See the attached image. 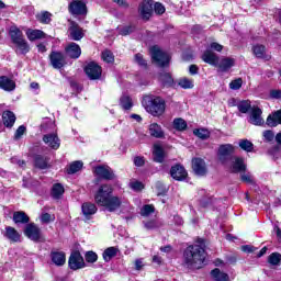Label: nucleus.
Masks as SVG:
<instances>
[{
	"label": "nucleus",
	"instance_id": "nucleus-1",
	"mask_svg": "<svg viewBox=\"0 0 281 281\" xmlns=\"http://www.w3.org/2000/svg\"><path fill=\"white\" fill-rule=\"evenodd\" d=\"M94 201L100 207H104L108 212H117L124 202L122 198L113 195V187L111 184H102L94 194Z\"/></svg>",
	"mask_w": 281,
	"mask_h": 281
},
{
	"label": "nucleus",
	"instance_id": "nucleus-2",
	"mask_svg": "<svg viewBox=\"0 0 281 281\" xmlns=\"http://www.w3.org/2000/svg\"><path fill=\"white\" fill-rule=\"evenodd\" d=\"M198 243L187 247L183 252L184 265L190 269H201L205 262V241L199 239Z\"/></svg>",
	"mask_w": 281,
	"mask_h": 281
},
{
	"label": "nucleus",
	"instance_id": "nucleus-3",
	"mask_svg": "<svg viewBox=\"0 0 281 281\" xmlns=\"http://www.w3.org/2000/svg\"><path fill=\"white\" fill-rule=\"evenodd\" d=\"M202 60L206 63L207 65H212V67H217L218 71H229L234 65H236V59L232 57H223L222 59L218 58V55L216 53L206 49L202 54Z\"/></svg>",
	"mask_w": 281,
	"mask_h": 281
},
{
	"label": "nucleus",
	"instance_id": "nucleus-4",
	"mask_svg": "<svg viewBox=\"0 0 281 281\" xmlns=\"http://www.w3.org/2000/svg\"><path fill=\"white\" fill-rule=\"evenodd\" d=\"M142 104L147 113L154 117H159L166 113V101L159 97L146 95L143 98Z\"/></svg>",
	"mask_w": 281,
	"mask_h": 281
},
{
	"label": "nucleus",
	"instance_id": "nucleus-5",
	"mask_svg": "<svg viewBox=\"0 0 281 281\" xmlns=\"http://www.w3.org/2000/svg\"><path fill=\"white\" fill-rule=\"evenodd\" d=\"M153 63L158 65V67H168L170 64V55L168 53L161 50L158 46H154L150 48Z\"/></svg>",
	"mask_w": 281,
	"mask_h": 281
},
{
	"label": "nucleus",
	"instance_id": "nucleus-6",
	"mask_svg": "<svg viewBox=\"0 0 281 281\" xmlns=\"http://www.w3.org/2000/svg\"><path fill=\"white\" fill-rule=\"evenodd\" d=\"M24 235L33 240V243H43L45 238L43 237V233L36 224L31 223L25 226Z\"/></svg>",
	"mask_w": 281,
	"mask_h": 281
},
{
	"label": "nucleus",
	"instance_id": "nucleus-7",
	"mask_svg": "<svg viewBox=\"0 0 281 281\" xmlns=\"http://www.w3.org/2000/svg\"><path fill=\"white\" fill-rule=\"evenodd\" d=\"M85 72L89 80H100V78H102V67L94 61H90L86 65Z\"/></svg>",
	"mask_w": 281,
	"mask_h": 281
},
{
	"label": "nucleus",
	"instance_id": "nucleus-8",
	"mask_svg": "<svg viewBox=\"0 0 281 281\" xmlns=\"http://www.w3.org/2000/svg\"><path fill=\"white\" fill-rule=\"evenodd\" d=\"M249 124L254 126H262L265 124V119H262V110L258 105H252L249 112Z\"/></svg>",
	"mask_w": 281,
	"mask_h": 281
},
{
	"label": "nucleus",
	"instance_id": "nucleus-9",
	"mask_svg": "<svg viewBox=\"0 0 281 281\" xmlns=\"http://www.w3.org/2000/svg\"><path fill=\"white\" fill-rule=\"evenodd\" d=\"M42 139L48 148H52V150H58V148H60V138L56 132L45 134Z\"/></svg>",
	"mask_w": 281,
	"mask_h": 281
},
{
	"label": "nucleus",
	"instance_id": "nucleus-10",
	"mask_svg": "<svg viewBox=\"0 0 281 281\" xmlns=\"http://www.w3.org/2000/svg\"><path fill=\"white\" fill-rule=\"evenodd\" d=\"M155 1L143 0L138 7V13L145 21H148L153 16V5Z\"/></svg>",
	"mask_w": 281,
	"mask_h": 281
},
{
	"label": "nucleus",
	"instance_id": "nucleus-11",
	"mask_svg": "<svg viewBox=\"0 0 281 281\" xmlns=\"http://www.w3.org/2000/svg\"><path fill=\"white\" fill-rule=\"evenodd\" d=\"M49 60L54 69H63V67L67 65V60L65 59V54L60 52L53 50L49 54Z\"/></svg>",
	"mask_w": 281,
	"mask_h": 281
},
{
	"label": "nucleus",
	"instance_id": "nucleus-12",
	"mask_svg": "<svg viewBox=\"0 0 281 281\" xmlns=\"http://www.w3.org/2000/svg\"><path fill=\"white\" fill-rule=\"evenodd\" d=\"M94 175L100 177V179H104L105 181H113L115 179V172L109 166H98L94 168Z\"/></svg>",
	"mask_w": 281,
	"mask_h": 281
},
{
	"label": "nucleus",
	"instance_id": "nucleus-13",
	"mask_svg": "<svg viewBox=\"0 0 281 281\" xmlns=\"http://www.w3.org/2000/svg\"><path fill=\"white\" fill-rule=\"evenodd\" d=\"M192 170L198 177H205L207 175V165L202 158L192 159Z\"/></svg>",
	"mask_w": 281,
	"mask_h": 281
},
{
	"label": "nucleus",
	"instance_id": "nucleus-14",
	"mask_svg": "<svg viewBox=\"0 0 281 281\" xmlns=\"http://www.w3.org/2000/svg\"><path fill=\"white\" fill-rule=\"evenodd\" d=\"M68 265L70 269L77 271V269L85 268V258H82V255H80L79 251H75L70 255Z\"/></svg>",
	"mask_w": 281,
	"mask_h": 281
},
{
	"label": "nucleus",
	"instance_id": "nucleus-15",
	"mask_svg": "<svg viewBox=\"0 0 281 281\" xmlns=\"http://www.w3.org/2000/svg\"><path fill=\"white\" fill-rule=\"evenodd\" d=\"M2 236L10 243H21V233L12 226H5L4 231H2Z\"/></svg>",
	"mask_w": 281,
	"mask_h": 281
},
{
	"label": "nucleus",
	"instance_id": "nucleus-16",
	"mask_svg": "<svg viewBox=\"0 0 281 281\" xmlns=\"http://www.w3.org/2000/svg\"><path fill=\"white\" fill-rule=\"evenodd\" d=\"M69 34L72 41H82L85 38V31L74 21L70 22Z\"/></svg>",
	"mask_w": 281,
	"mask_h": 281
},
{
	"label": "nucleus",
	"instance_id": "nucleus-17",
	"mask_svg": "<svg viewBox=\"0 0 281 281\" xmlns=\"http://www.w3.org/2000/svg\"><path fill=\"white\" fill-rule=\"evenodd\" d=\"M50 260L56 267H63L67 262V255L64 251L52 250Z\"/></svg>",
	"mask_w": 281,
	"mask_h": 281
},
{
	"label": "nucleus",
	"instance_id": "nucleus-18",
	"mask_svg": "<svg viewBox=\"0 0 281 281\" xmlns=\"http://www.w3.org/2000/svg\"><path fill=\"white\" fill-rule=\"evenodd\" d=\"M170 175L176 181H183V179L188 177V171H186V168H183V166L176 165L171 167Z\"/></svg>",
	"mask_w": 281,
	"mask_h": 281
},
{
	"label": "nucleus",
	"instance_id": "nucleus-19",
	"mask_svg": "<svg viewBox=\"0 0 281 281\" xmlns=\"http://www.w3.org/2000/svg\"><path fill=\"white\" fill-rule=\"evenodd\" d=\"M69 12L71 14H87V4L82 1L75 0L69 4Z\"/></svg>",
	"mask_w": 281,
	"mask_h": 281
},
{
	"label": "nucleus",
	"instance_id": "nucleus-20",
	"mask_svg": "<svg viewBox=\"0 0 281 281\" xmlns=\"http://www.w3.org/2000/svg\"><path fill=\"white\" fill-rule=\"evenodd\" d=\"M65 52L69 58H80V55L82 54V49H80V45L76 43H70L65 48Z\"/></svg>",
	"mask_w": 281,
	"mask_h": 281
},
{
	"label": "nucleus",
	"instance_id": "nucleus-21",
	"mask_svg": "<svg viewBox=\"0 0 281 281\" xmlns=\"http://www.w3.org/2000/svg\"><path fill=\"white\" fill-rule=\"evenodd\" d=\"M0 89L3 91H14L16 89V82L10 79L8 76L0 77Z\"/></svg>",
	"mask_w": 281,
	"mask_h": 281
},
{
	"label": "nucleus",
	"instance_id": "nucleus-22",
	"mask_svg": "<svg viewBox=\"0 0 281 281\" xmlns=\"http://www.w3.org/2000/svg\"><path fill=\"white\" fill-rule=\"evenodd\" d=\"M81 212H82L85 218H87L89 221V218H91V216H93V214H95L98 212V206H95L91 202H86L81 205Z\"/></svg>",
	"mask_w": 281,
	"mask_h": 281
},
{
	"label": "nucleus",
	"instance_id": "nucleus-23",
	"mask_svg": "<svg viewBox=\"0 0 281 281\" xmlns=\"http://www.w3.org/2000/svg\"><path fill=\"white\" fill-rule=\"evenodd\" d=\"M2 122L7 128H12L16 122V115L12 111H4L2 113Z\"/></svg>",
	"mask_w": 281,
	"mask_h": 281
},
{
	"label": "nucleus",
	"instance_id": "nucleus-24",
	"mask_svg": "<svg viewBox=\"0 0 281 281\" xmlns=\"http://www.w3.org/2000/svg\"><path fill=\"white\" fill-rule=\"evenodd\" d=\"M232 171L233 172H245L247 165L243 158L234 157L232 158Z\"/></svg>",
	"mask_w": 281,
	"mask_h": 281
},
{
	"label": "nucleus",
	"instance_id": "nucleus-25",
	"mask_svg": "<svg viewBox=\"0 0 281 281\" xmlns=\"http://www.w3.org/2000/svg\"><path fill=\"white\" fill-rule=\"evenodd\" d=\"M13 45H15L16 54H22L25 56V54L30 52V44H27V41H25V38L14 42Z\"/></svg>",
	"mask_w": 281,
	"mask_h": 281
},
{
	"label": "nucleus",
	"instance_id": "nucleus-26",
	"mask_svg": "<svg viewBox=\"0 0 281 281\" xmlns=\"http://www.w3.org/2000/svg\"><path fill=\"white\" fill-rule=\"evenodd\" d=\"M153 153H154V161H157L158 164H162V161L166 157L164 147H161V145H159V144H155Z\"/></svg>",
	"mask_w": 281,
	"mask_h": 281
},
{
	"label": "nucleus",
	"instance_id": "nucleus-27",
	"mask_svg": "<svg viewBox=\"0 0 281 281\" xmlns=\"http://www.w3.org/2000/svg\"><path fill=\"white\" fill-rule=\"evenodd\" d=\"M266 124H268L271 127H276L278 126V124H281V110H278L277 112L270 114L267 117Z\"/></svg>",
	"mask_w": 281,
	"mask_h": 281
},
{
	"label": "nucleus",
	"instance_id": "nucleus-28",
	"mask_svg": "<svg viewBox=\"0 0 281 281\" xmlns=\"http://www.w3.org/2000/svg\"><path fill=\"white\" fill-rule=\"evenodd\" d=\"M149 135H151V137H156V139H161V137H164V130L161 128V125L151 123L149 125Z\"/></svg>",
	"mask_w": 281,
	"mask_h": 281
},
{
	"label": "nucleus",
	"instance_id": "nucleus-29",
	"mask_svg": "<svg viewBox=\"0 0 281 281\" xmlns=\"http://www.w3.org/2000/svg\"><path fill=\"white\" fill-rule=\"evenodd\" d=\"M234 153V146L231 144L222 145L218 149V157L221 161L225 159V157H229Z\"/></svg>",
	"mask_w": 281,
	"mask_h": 281
},
{
	"label": "nucleus",
	"instance_id": "nucleus-30",
	"mask_svg": "<svg viewBox=\"0 0 281 281\" xmlns=\"http://www.w3.org/2000/svg\"><path fill=\"white\" fill-rule=\"evenodd\" d=\"M35 168H38L40 170H47V168H49V159L44 156H36Z\"/></svg>",
	"mask_w": 281,
	"mask_h": 281
},
{
	"label": "nucleus",
	"instance_id": "nucleus-31",
	"mask_svg": "<svg viewBox=\"0 0 281 281\" xmlns=\"http://www.w3.org/2000/svg\"><path fill=\"white\" fill-rule=\"evenodd\" d=\"M9 34L13 44L19 41H23V32L16 26H12L9 31Z\"/></svg>",
	"mask_w": 281,
	"mask_h": 281
},
{
	"label": "nucleus",
	"instance_id": "nucleus-32",
	"mask_svg": "<svg viewBox=\"0 0 281 281\" xmlns=\"http://www.w3.org/2000/svg\"><path fill=\"white\" fill-rule=\"evenodd\" d=\"M13 222L19 224H25V223H30V217L27 216V214H25V212L23 211H18L13 213Z\"/></svg>",
	"mask_w": 281,
	"mask_h": 281
},
{
	"label": "nucleus",
	"instance_id": "nucleus-33",
	"mask_svg": "<svg viewBox=\"0 0 281 281\" xmlns=\"http://www.w3.org/2000/svg\"><path fill=\"white\" fill-rule=\"evenodd\" d=\"M211 276L215 279V281H229V274L222 272L218 268L212 270Z\"/></svg>",
	"mask_w": 281,
	"mask_h": 281
},
{
	"label": "nucleus",
	"instance_id": "nucleus-34",
	"mask_svg": "<svg viewBox=\"0 0 281 281\" xmlns=\"http://www.w3.org/2000/svg\"><path fill=\"white\" fill-rule=\"evenodd\" d=\"M26 36L29 41H38V38H45V33L41 30H29Z\"/></svg>",
	"mask_w": 281,
	"mask_h": 281
},
{
	"label": "nucleus",
	"instance_id": "nucleus-35",
	"mask_svg": "<svg viewBox=\"0 0 281 281\" xmlns=\"http://www.w3.org/2000/svg\"><path fill=\"white\" fill-rule=\"evenodd\" d=\"M120 104L124 111H131V109H133V99L127 94H123L120 99Z\"/></svg>",
	"mask_w": 281,
	"mask_h": 281
},
{
	"label": "nucleus",
	"instance_id": "nucleus-36",
	"mask_svg": "<svg viewBox=\"0 0 281 281\" xmlns=\"http://www.w3.org/2000/svg\"><path fill=\"white\" fill-rule=\"evenodd\" d=\"M82 166H85V164L81 160L71 162L67 169L68 175H76V172H80V170H82Z\"/></svg>",
	"mask_w": 281,
	"mask_h": 281
},
{
	"label": "nucleus",
	"instance_id": "nucleus-37",
	"mask_svg": "<svg viewBox=\"0 0 281 281\" xmlns=\"http://www.w3.org/2000/svg\"><path fill=\"white\" fill-rule=\"evenodd\" d=\"M178 86L181 87V89H194V79L187 77L180 78L178 80Z\"/></svg>",
	"mask_w": 281,
	"mask_h": 281
},
{
	"label": "nucleus",
	"instance_id": "nucleus-38",
	"mask_svg": "<svg viewBox=\"0 0 281 281\" xmlns=\"http://www.w3.org/2000/svg\"><path fill=\"white\" fill-rule=\"evenodd\" d=\"M252 52L256 58H269L267 56V48L263 45L254 46Z\"/></svg>",
	"mask_w": 281,
	"mask_h": 281
},
{
	"label": "nucleus",
	"instance_id": "nucleus-39",
	"mask_svg": "<svg viewBox=\"0 0 281 281\" xmlns=\"http://www.w3.org/2000/svg\"><path fill=\"white\" fill-rule=\"evenodd\" d=\"M117 256V248L115 247H109L103 251V260L105 262L111 261L112 258H115Z\"/></svg>",
	"mask_w": 281,
	"mask_h": 281
},
{
	"label": "nucleus",
	"instance_id": "nucleus-40",
	"mask_svg": "<svg viewBox=\"0 0 281 281\" xmlns=\"http://www.w3.org/2000/svg\"><path fill=\"white\" fill-rule=\"evenodd\" d=\"M252 108L254 106H251V101H249V100L240 101L237 104V109H238L239 113H249V111H251Z\"/></svg>",
	"mask_w": 281,
	"mask_h": 281
},
{
	"label": "nucleus",
	"instance_id": "nucleus-41",
	"mask_svg": "<svg viewBox=\"0 0 281 281\" xmlns=\"http://www.w3.org/2000/svg\"><path fill=\"white\" fill-rule=\"evenodd\" d=\"M61 194H65V187L60 183L54 184L52 189L53 199H58Z\"/></svg>",
	"mask_w": 281,
	"mask_h": 281
},
{
	"label": "nucleus",
	"instance_id": "nucleus-42",
	"mask_svg": "<svg viewBox=\"0 0 281 281\" xmlns=\"http://www.w3.org/2000/svg\"><path fill=\"white\" fill-rule=\"evenodd\" d=\"M143 225H144L145 229H148V231L159 229V227H161V222H159L157 220H150L147 222H143Z\"/></svg>",
	"mask_w": 281,
	"mask_h": 281
},
{
	"label": "nucleus",
	"instance_id": "nucleus-43",
	"mask_svg": "<svg viewBox=\"0 0 281 281\" xmlns=\"http://www.w3.org/2000/svg\"><path fill=\"white\" fill-rule=\"evenodd\" d=\"M239 148H241V150H245L246 153H251L254 150V143L249 139H240Z\"/></svg>",
	"mask_w": 281,
	"mask_h": 281
},
{
	"label": "nucleus",
	"instance_id": "nucleus-44",
	"mask_svg": "<svg viewBox=\"0 0 281 281\" xmlns=\"http://www.w3.org/2000/svg\"><path fill=\"white\" fill-rule=\"evenodd\" d=\"M268 262H269V265H272L273 267H278V265H280V262H281V254L280 252H272L268 257Z\"/></svg>",
	"mask_w": 281,
	"mask_h": 281
},
{
	"label": "nucleus",
	"instance_id": "nucleus-45",
	"mask_svg": "<svg viewBox=\"0 0 281 281\" xmlns=\"http://www.w3.org/2000/svg\"><path fill=\"white\" fill-rule=\"evenodd\" d=\"M150 214H155V206L153 204H146L140 209V216L146 218L150 216Z\"/></svg>",
	"mask_w": 281,
	"mask_h": 281
},
{
	"label": "nucleus",
	"instance_id": "nucleus-46",
	"mask_svg": "<svg viewBox=\"0 0 281 281\" xmlns=\"http://www.w3.org/2000/svg\"><path fill=\"white\" fill-rule=\"evenodd\" d=\"M173 127L176 131H186L188 128V123L183 119H176L173 120Z\"/></svg>",
	"mask_w": 281,
	"mask_h": 281
},
{
	"label": "nucleus",
	"instance_id": "nucleus-47",
	"mask_svg": "<svg viewBox=\"0 0 281 281\" xmlns=\"http://www.w3.org/2000/svg\"><path fill=\"white\" fill-rule=\"evenodd\" d=\"M159 80L170 87L175 80L172 79V75L169 72H162L160 74Z\"/></svg>",
	"mask_w": 281,
	"mask_h": 281
},
{
	"label": "nucleus",
	"instance_id": "nucleus-48",
	"mask_svg": "<svg viewBox=\"0 0 281 281\" xmlns=\"http://www.w3.org/2000/svg\"><path fill=\"white\" fill-rule=\"evenodd\" d=\"M193 134L195 137H199L200 139H209L210 137V131L205 128L194 130Z\"/></svg>",
	"mask_w": 281,
	"mask_h": 281
},
{
	"label": "nucleus",
	"instance_id": "nucleus-49",
	"mask_svg": "<svg viewBox=\"0 0 281 281\" xmlns=\"http://www.w3.org/2000/svg\"><path fill=\"white\" fill-rule=\"evenodd\" d=\"M37 20L40 21V23H49L52 21V13L45 11L42 12L40 14H37Z\"/></svg>",
	"mask_w": 281,
	"mask_h": 281
},
{
	"label": "nucleus",
	"instance_id": "nucleus-50",
	"mask_svg": "<svg viewBox=\"0 0 281 281\" xmlns=\"http://www.w3.org/2000/svg\"><path fill=\"white\" fill-rule=\"evenodd\" d=\"M240 87H243L241 78H237V79L231 81V83H229V89H232L233 91H238V89H240Z\"/></svg>",
	"mask_w": 281,
	"mask_h": 281
},
{
	"label": "nucleus",
	"instance_id": "nucleus-51",
	"mask_svg": "<svg viewBox=\"0 0 281 281\" xmlns=\"http://www.w3.org/2000/svg\"><path fill=\"white\" fill-rule=\"evenodd\" d=\"M119 30V34H121V36H128V34H133V32L135 31V27L133 26H123V27H117Z\"/></svg>",
	"mask_w": 281,
	"mask_h": 281
},
{
	"label": "nucleus",
	"instance_id": "nucleus-52",
	"mask_svg": "<svg viewBox=\"0 0 281 281\" xmlns=\"http://www.w3.org/2000/svg\"><path fill=\"white\" fill-rule=\"evenodd\" d=\"M102 60H104V63H113L115 60V57L113 56V53L111 50H104L102 53Z\"/></svg>",
	"mask_w": 281,
	"mask_h": 281
},
{
	"label": "nucleus",
	"instance_id": "nucleus-53",
	"mask_svg": "<svg viewBox=\"0 0 281 281\" xmlns=\"http://www.w3.org/2000/svg\"><path fill=\"white\" fill-rule=\"evenodd\" d=\"M85 258L88 262H98V254L94 251H87Z\"/></svg>",
	"mask_w": 281,
	"mask_h": 281
},
{
	"label": "nucleus",
	"instance_id": "nucleus-54",
	"mask_svg": "<svg viewBox=\"0 0 281 281\" xmlns=\"http://www.w3.org/2000/svg\"><path fill=\"white\" fill-rule=\"evenodd\" d=\"M25 131H27V128L24 125H20L15 131L14 139H21V137L25 135Z\"/></svg>",
	"mask_w": 281,
	"mask_h": 281
},
{
	"label": "nucleus",
	"instance_id": "nucleus-55",
	"mask_svg": "<svg viewBox=\"0 0 281 281\" xmlns=\"http://www.w3.org/2000/svg\"><path fill=\"white\" fill-rule=\"evenodd\" d=\"M130 187L132 188V190H135V192H139L140 190H144V183L139 181L131 182Z\"/></svg>",
	"mask_w": 281,
	"mask_h": 281
},
{
	"label": "nucleus",
	"instance_id": "nucleus-56",
	"mask_svg": "<svg viewBox=\"0 0 281 281\" xmlns=\"http://www.w3.org/2000/svg\"><path fill=\"white\" fill-rule=\"evenodd\" d=\"M263 137L266 142H273V139H276V134L273 131L268 130L263 132Z\"/></svg>",
	"mask_w": 281,
	"mask_h": 281
},
{
	"label": "nucleus",
	"instance_id": "nucleus-57",
	"mask_svg": "<svg viewBox=\"0 0 281 281\" xmlns=\"http://www.w3.org/2000/svg\"><path fill=\"white\" fill-rule=\"evenodd\" d=\"M135 63H137V65L140 67H146L147 65L146 59H144V55L139 53L135 55Z\"/></svg>",
	"mask_w": 281,
	"mask_h": 281
},
{
	"label": "nucleus",
	"instance_id": "nucleus-58",
	"mask_svg": "<svg viewBox=\"0 0 281 281\" xmlns=\"http://www.w3.org/2000/svg\"><path fill=\"white\" fill-rule=\"evenodd\" d=\"M154 12H155L156 14H164V12H166V7H164V4L157 2V3H155V5H154Z\"/></svg>",
	"mask_w": 281,
	"mask_h": 281
},
{
	"label": "nucleus",
	"instance_id": "nucleus-59",
	"mask_svg": "<svg viewBox=\"0 0 281 281\" xmlns=\"http://www.w3.org/2000/svg\"><path fill=\"white\" fill-rule=\"evenodd\" d=\"M270 98L272 100H281V90H270Z\"/></svg>",
	"mask_w": 281,
	"mask_h": 281
},
{
	"label": "nucleus",
	"instance_id": "nucleus-60",
	"mask_svg": "<svg viewBox=\"0 0 281 281\" xmlns=\"http://www.w3.org/2000/svg\"><path fill=\"white\" fill-rule=\"evenodd\" d=\"M241 181L245 183H254V176H251V173H243Z\"/></svg>",
	"mask_w": 281,
	"mask_h": 281
},
{
	"label": "nucleus",
	"instance_id": "nucleus-61",
	"mask_svg": "<svg viewBox=\"0 0 281 281\" xmlns=\"http://www.w3.org/2000/svg\"><path fill=\"white\" fill-rule=\"evenodd\" d=\"M210 52H212V49H214V52H223V45L216 43V42H213L210 44Z\"/></svg>",
	"mask_w": 281,
	"mask_h": 281
},
{
	"label": "nucleus",
	"instance_id": "nucleus-62",
	"mask_svg": "<svg viewBox=\"0 0 281 281\" xmlns=\"http://www.w3.org/2000/svg\"><path fill=\"white\" fill-rule=\"evenodd\" d=\"M41 221H42V223H52L53 218L49 213H44L41 216Z\"/></svg>",
	"mask_w": 281,
	"mask_h": 281
},
{
	"label": "nucleus",
	"instance_id": "nucleus-63",
	"mask_svg": "<svg viewBox=\"0 0 281 281\" xmlns=\"http://www.w3.org/2000/svg\"><path fill=\"white\" fill-rule=\"evenodd\" d=\"M256 249L254 248V246H249V245H245L241 246V251H244V254H254Z\"/></svg>",
	"mask_w": 281,
	"mask_h": 281
},
{
	"label": "nucleus",
	"instance_id": "nucleus-64",
	"mask_svg": "<svg viewBox=\"0 0 281 281\" xmlns=\"http://www.w3.org/2000/svg\"><path fill=\"white\" fill-rule=\"evenodd\" d=\"M145 160L144 157H135L134 158V165L140 168V166H144Z\"/></svg>",
	"mask_w": 281,
	"mask_h": 281
}]
</instances>
